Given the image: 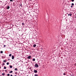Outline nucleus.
<instances>
[{
    "mask_svg": "<svg viewBox=\"0 0 76 76\" xmlns=\"http://www.w3.org/2000/svg\"><path fill=\"white\" fill-rule=\"evenodd\" d=\"M0 69H1V66H0Z\"/></svg>",
    "mask_w": 76,
    "mask_h": 76,
    "instance_id": "473e14b6",
    "label": "nucleus"
},
{
    "mask_svg": "<svg viewBox=\"0 0 76 76\" xmlns=\"http://www.w3.org/2000/svg\"><path fill=\"white\" fill-rule=\"evenodd\" d=\"M22 25L23 26V25H25V24H24V23H22Z\"/></svg>",
    "mask_w": 76,
    "mask_h": 76,
    "instance_id": "4be33fe9",
    "label": "nucleus"
},
{
    "mask_svg": "<svg viewBox=\"0 0 76 76\" xmlns=\"http://www.w3.org/2000/svg\"><path fill=\"white\" fill-rule=\"evenodd\" d=\"M16 75H17V74H18V72H15V73Z\"/></svg>",
    "mask_w": 76,
    "mask_h": 76,
    "instance_id": "5701e85b",
    "label": "nucleus"
},
{
    "mask_svg": "<svg viewBox=\"0 0 76 76\" xmlns=\"http://www.w3.org/2000/svg\"><path fill=\"white\" fill-rule=\"evenodd\" d=\"M6 60H4V61L3 62H6Z\"/></svg>",
    "mask_w": 76,
    "mask_h": 76,
    "instance_id": "cd10ccee",
    "label": "nucleus"
},
{
    "mask_svg": "<svg viewBox=\"0 0 76 76\" xmlns=\"http://www.w3.org/2000/svg\"><path fill=\"white\" fill-rule=\"evenodd\" d=\"M32 61H35V59L34 58H33L32 60Z\"/></svg>",
    "mask_w": 76,
    "mask_h": 76,
    "instance_id": "9d476101",
    "label": "nucleus"
},
{
    "mask_svg": "<svg viewBox=\"0 0 76 76\" xmlns=\"http://www.w3.org/2000/svg\"><path fill=\"white\" fill-rule=\"evenodd\" d=\"M4 69H6V66H4Z\"/></svg>",
    "mask_w": 76,
    "mask_h": 76,
    "instance_id": "6ab92c4d",
    "label": "nucleus"
},
{
    "mask_svg": "<svg viewBox=\"0 0 76 76\" xmlns=\"http://www.w3.org/2000/svg\"><path fill=\"white\" fill-rule=\"evenodd\" d=\"M6 9H10V7L9 6H7Z\"/></svg>",
    "mask_w": 76,
    "mask_h": 76,
    "instance_id": "39448f33",
    "label": "nucleus"
},
{
    "mask_svg": "<svg viewBox=\"0 0 76 76\" xmlns=\"http://www.w3.org/2000/svg\"><path fill=\"white\" fill-rule=\"evenodd\" d=\"M15 76H17V75H15Z\"/></svg>",
    "mask_w": 76,
    "mask_h": 76,
    "instance_id": "72a5a7b5",
    "label": "nucleus"
},
{
    "mask_svg": "<svg viewBox=\"0 0 76 76\" xmlns=\"http://www.w3.org/2000/svg\"><path fill=\"white\" fill-rule=\"evenodd\" d=\"M3 53V51H1V54H2V53Z\"/></svg>",
    "mask_w": 76,
    "mask_h": 76,
    "instance_id": "a211bd4d",
    "label": "nucleus"
},
{
    "mask_svg": "<svg viewBox=\"0 0 76 76\" xmlns=\"http://www.w3.org/2000/svg\"><path fill=\"white\" fill-rule=\"evenodd\" d=\"M5 64H4V63L3 64V66H4V65H5Z\"/></svg>",
    "mask_w": 76,
    "mask_h": 76,
    "instance_id": "393cba45",
    "label": "nucleus"
},
{
    "mask_svg": "<svg viewBox=\"0 0 76 76\" xmlns=\"http://www.w3.org/2000/svg\"><path fill=\"white\" fill-rule=\"evenodd\" d=\"M74 1V0H71V1H72V2H73V1Z\"/></svg>",
    "mask_w": 76,
    "mask_h": 76,
    "instance_id": "b1692460",
    "label": "nucleus"
},
{
    "mask_svg": "<svg viewBox=\"0 0 76 76\" xmlns=\"http://www.w3.org/2000/svg\"><path fill=\"white\" fill-rule=\"evenodd\" d=\"M15 70H16V71H18V69L16 68H15Z\"/></svg>",
    "mask_w": 76,
    "mask_h": 76,
    "instance_id": "f8f14e48",
    "label": "nucleus"
},
{
    "mask_svg": "<svg viewBox=\"0 0 76 76\" xmlns=\"http://www.w3.org/2000/svg\"><path fill=\"white\" fill-rule=\"evenodd\" d=\"M34 73H37V72H38V71H37V70H34Z\"/></svg>",
    "mask_w": 76,
    "mask_h": 76,
    "instance_id": "f03ea898",
    "label": "nucleus"
},
{
    "mask_svg": "<svg viewBox=\"0 0 76 76\" xmlns=\"http://www.w3.org/2000/svg\"><path fill=\"white\" fill-rule=\"evenodd\" d=\"M0 2H1V3H2V1H0Z\"/></svg>",
    "mask_w": 76,
    "mask_h": 76,
    "instance_id": "c85d7f7f",
    "label": "nucleus"
},
{
    "mask_svg": "<svg viewBox=\"0 0 76 76\" xmlns=\"http://www.w3.org/2000/svg\"><path fill=\"white\" fill-rule=\"evenodd\" d=\"M72 6H71V7L72 8L73 7V6H74V4L73 3H72L71 4Z\"/></svg>",
    "mask_w": 76,
    "mask_h": 76,
    "instance_id": "20e7f679",
    "label": "nucleus"
},
{
    "mask_svg": "<svg viewBox=\"0 0 76 76\" xmlns=\"http://www.w3.org/2000/svg\"><path fill=\"white\" fill-rule=\"evenodd\" d=\"M4 47H6V45H4Z\"/></svg>",
    "mask_w": 76,
    "mask_h": 76,
    "instance_id": "bb28decb",
    "label": "nucleus"
},
{
    "mask_svg": "<svg viewBox=\"0 0 76 76\" xmlns=\"http://www.w3.org/2000/svg\"><path fill=\"white\" fill-rule=\"evenodd\" d=\"M64 75H66V74L65 73H64L63 74Z\"/></svg>",
    "mask_w": 76,
    "mask_h": 76,
    "instance_id": "a878e982",
    "label": "nucleus"
},
{
    "mask_svg": "<svg viewBox=\"0 0 76 76\" xmlns=\"http://www.w3.org/2000/svg\"><path fill=\"white\" fill-rule=\"evenodd\" d=\"M35 67H36V68H38L39 66H38V65L37 64H35Z\"/></svg>",
    "mask_w": 76,
    "mask_h": 76,
    "instance_id": "f257e3e1",
    "label": "nucleus"
},
{
    "mask_svg": "<svg viewBox=\"0 0 76 76\" xmlns=\"http://www.w3.org/2000/svg\"><path fill=\"white\" fill-rule=\"evenodd\" d=\"M14 58H15V57L13 55L12 56V59L13 60L14 59Z\"/></svg>",
    "mask_w": 76,
    "mask_h": 76,
    "instance_id": "0eeeda50",
    "label": "nucleus"
},
{
    "mask_svg": "<svg viewBox=\"0 0 76 76\" xmlns=\"http://www.w3.org/2000/svg\"><path fill=\"white\" fill-rule=\"evenodd\" d=\"M10 76H13L12 75H11Z\"/></svg>",
    "mask_w": 76,
    "mask_h": 76,
    "instance_id": "c756f323",
    "label": "nucleus"
},
{
    "mask_svg": "<svg viewBox=\"0 0 76 76\" xmlns=\"http://www.w3.org/2000/svg\"><path fill=\"white\" fill-rule=\"evenodd\" d=\"M7 65H9V62H7Z\"/></svg>",
    "mask_w": 76,
    "mask_h": 76,
    "instance_id": "f3484780",
    "label": "nucleus"
},
{
    "mask_svg": "<svg viewBox=\"0 0 76 76\" xmlns=\"http://www.w3.org/2000/svg\"><path fill=\"white\" fill-rule=\"evenodd\" d=\"M10 1L13 2V1H14V0H10Z\"/></svg>",
    "mask_w": 76,
    "mask_h": 76,
    "instance_id": "2eb2a0df",
    "label": "nucleus"
},
{
    "mask_svg": "<svg viewBox=\"0 0 76 76\" xmlns=\"http://www.w3.org/2000/svg\"><path fill=\"white\" fill-rule=\"evenodd\" d=\"M34 76H38V75L37 74H35Z\"/></svg>",
    "mask_w": 76,
    "mask_h": 76,
    "instance_id": "dca6fc26",
    "label": "nucleus"
},
{
    "mask_svg": "<svg viewBox=\"0 0 76 76\" xmlns=\"http://www.w3.org/2000/svg\"><path fill=\"white\" fill-rule=\"evenodd\" d=\"M5 72H7V70H5Z\"/></svg>",
    "mask_w": 76,
    "mask_h": 76,
    "instance_id": "7c9ffc66",
    "label": "nucleus"
},
{
    "mask_svg": "<svg viewBox=\"0 0 76 76\" xmlns=\"http://www.w3.org/2000/svg\"><path fill=\"white\" fill-rule=\"evenodd\" d=\"M5 73H3L2 74V75H3V76H4V75H5Z\"/></svg>",
    "mask_w": 76,
    "mask_h": 76,
    "instance_id": "9b49d317",
    "label": "nucleus"
},
{
    "mask_svg": "<svg viewBox=\"0 0 76 76\" xmlns=\"http://www.w3.org/2000/svg\"><path fill=\"white\" fill-rule=\"evenodd\" d=\"M7 76H10V74H7Z\"/></svg>",
    "mask_w": 76,
    "mask_h": 76,
    "instance_id": "412c9836",
    "label": "nucleus"
},
{
    "mask_svg": "<svg viewBox=\"0 0 76 76\" xmlns=\"http://www.w3.org/2000/svg\"><path fill=\"white\" fill-rule=\"evenodd\" d=\"M20 6H21V7L22 6V4H21L20 5Z\"/></svg>",
    "mask_w": 76,
    "mask_h": 76,
    "instance_id": "aec40b11",
    "label": "nucleus"
},
{
    "mask_svg": "<svg viewBox=\"0 0 76 76\" xmlns=\"http://www.w3.org/2000/svg\"><path fill=\"white\" fill-rule=\"evenodd\" d=\"M72 15V14L71 13H70V14H68V15L70 16H71Z\"/></svg>",
    "mask_w": 76,
    "mask_h": 76,
    "instance_id": "423d86ee",
    "label": "nucleus"
},
{
    "mask_svg": "<svg viewBox=\"0 0 76 76\" xmlns=\"http://www.w3.org/2000/svg\"><path fill=\"white\" fill-rule=\"evenodd\" d=\"M9 57H11V56H12V54H10L9 55Z\"/></svg>",
    "mask_w": 76,
    "mask_h": 76,
    "instance_id": "ddd939ff",
    "label": "nucleus"
},
{
    "mask_svg": "<svg viewBox=\"0 0 76 76\" xmlns=\"http://www.w3.org/2000/svg\"><path fill=\"white\" fill-rule=\"evenodd\" d=\"M36 46H37V45L34 44L33 45V47H36Z\"/></svg>",
    "mask_w": 76,
    "mask_h": 76,
    "instance_id": "6e6552de",
    "label": "nucleus"
},
{
    "mask_svg": "<svg viewBox=\"0 0 76 76\" xmlns=\"http://www.w3.org/2000/svg\"><path fill=\"white\" fill-rule=\"evenodd\" d=\"M10 67L11 68H12V67H13V66H10Z\"/></svg>",
    "mask_w": 76,
    "mask_h": 76,
    "instance_id": "4468645a",
    "label": "nucleus"
},
{
    "mask_svg": "<svg viewBox=\"0 0 76 76\" xmlns=\"http://www.w3.org/2000/svg\"><path fill=\"white\" fill-rule=\"evenodd\" d=\"M10 73H13V71H11L9 72Z\"/></svg>",
    "mask_w": 76,
    "mask_h": 76,
    "instance_id": "1a4fd4ad",
    "label": "nucleus"
},
{
    "mask_svg": "<svg viewBox=\"0 0 76 76\" xmlns=\"http://www.w3.org/2000/svg\"><path fill=\"white\" fill-rule=\"evenodd\" d=\"M31 58H32L31 56H29L28 57V59H31Z\"/></svg>",
    "mask_w": 76,
    "mask_h": 76,
    "instance_id": "7ed1b4c3",
    "label": "nucleus"
},
{
    "mask_svg": "<svg viewBox=\"0 0 76 76\" xmlns=\"http://www.w3.org/2000/svg\"><path fill=\"white\" fill-rule=\"evenodd\" d=\"M8 60H10V59H9Z\"/></svg>",
    "mask_w": 76,
    "mask_h": 76,
    "instance_id": "2f4dec72",
    "label": "nucleus"
}]
</instances>
